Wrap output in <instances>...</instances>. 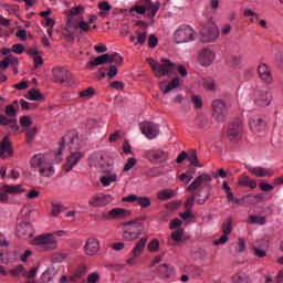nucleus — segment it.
Instances as JSON below:
<instances>
[{
	"mask_svg": "<svg viewBox=\"0 0 283 283\" xmlns=\"http://www.w3.org/2000/svg\"><path fill=\"white\" fill-rule=\"evenodd\" d=\"M142 134H145L149 140H154L160 132V127L151 122H144L140 124Z\"/></svg>",
	"mask_w": 283,
	"mask_h": 283,
	"instance_id": "obj_14",
	"label": "nucleus"
},
{
	"mask_svg": "<svg viewBox=\"0 0 283 283\" xmlns=\"http://www.w3.org/2000/svg\"><path fill=\"white\" fill-rule=\"evenodd\" d=\"M85 271H87V266L85 265H80L78 269L75 271L74 275L71 276L72 282L75 280H81L83 275H85Z\"/></svg>",
	"mask_w": 283,
	"mask_h": 283,
	"instance_id": "obj_43",
	"label": "nucleus"
},
{
	"mask_svg": "<svg viewBox=\"0 0 283 283\" xmlns=\"http://www.w3.org/2000/svg\"><path fill=\"white\" fill-rule=\"evenodd\" d=\"M158 249H160V241L156 239L148 244V251H150V253H156Z\"/></svg>",
	"mask_w": 283,
	"mask_h": 283,
	"instance_id": "obj_55",
	"label": "nucleus"
},
{
	"mask_svg": "<svg viewBox=\"0 0 283 283\" xmlns=\"http://www.w3.org/2000/svg\"><path fill=\"white\" fill-rule=\"evenodd\" d=\"M242 129H243L242 120L235 119L229 126V130H228L229 137L232 139L240 138V136H242Z\"/></svg>",
	"mask_w": 283,
	"mask_h": 283,
	"instance_id": "obj_24",
	"label": "nucleus"
},
{
	"mask_svg": "<svg viewBox=\"0 0 283 283\" xmlns=\"http://www.w3.org/2000/svg\"><path fill=\"white\" fill-rule=\"evenodd\" d=\"M258 74L261 81H263V83L271 84V82L273 81V75L271 74V67H269V65L266 64L259 65Z\"/></svg>",
	"mask_w": 283,
	"mask_h": 283,
	"instance_id": "obj_23",
	"label": "nucleus"
},
{
	"mask_svg": "<svg viewBox=\"0 0 283 283\" xmlns=\"http://www.w3.org/2000/svg\"><path fill=\"white\" fill-rule=\"evenodd\" d=\"M137 203L139 207L147 209L148 207H151V199L149 197H137Z\"/></svg>",
	"mask_w": 283,
	"mask_h": 283,
	"instance_id": "obj_48",
	"label": "nucleus"
},
{
	"mask_svg": "<svg viewBox=\"0 0 283 283\" xmlns=\"http://www.w3.org/2000/svg\"><path fill=\"white\" fill-rule=\"evenodd\" d=\"M178 85H180V80L178 77L172 78L164 90V94H169V92H171V90H176Z\"/></svg>",
	"mask_w": 283,
	"mask_h": 283,
	"instance_id": "obj_44",
	"label": "nucleus"
},
{
	"mask_svg": "<svg viewBox=\"0 0 283 283\" xmlns=\"http://www.w3.org/2000/svg\"><path fill=\"white\" fill-rule=\"evenodd\" d=\"M98 8L101 10L99 17H106L107 12H109V10H112V6L107 1L99 2Z\"/></svg>",
	"mask_w": 283,
	"mask_h": 283,
	"instance_id": "obj_42",
	"label": "nucleus"
},
{
	"mask_svg": "<svg viewBox=\"0 0 283 283\" xmlns=\"http://www.w3.org/2000/svg\"><path fill=\"white\" fill-rule=\"evenodd\" d=\"M231 231H233V220L228 218L222 224V233L226 235H230Z\"/></svg>",
	"mask_w": 283,
	"mask_h": 283,
	"instance_id": "obj_39",
	"label": "nucleus"
},
{
	"mask_svg": "<svg viewBox=\"0 0 283 283\" xmlns=\"http://www.w3.org/2000/svg\"><path fill=\"white\" fill-rule=\"evenodd\" d=\"M201 83L208 92H216V81L213 78H203Z\"/></svg>",
	"mask_w": 283,
	"mask_h": 283,
	"instance_id": "obj_40",
	"label": "nucleus"
},
{
	"mask_svg": "<svg viewBox=\"0 0 283 283\" xmlns=\"http://www.w3.org/2000/svg\"><path fill=\"white\" fill-rule=\"evenodd\" d=\"M62 205L61 203H52V209H51V213L52 216H59V213H61V209H62Z\"/></svg>",
	"mask_w": 283,
	"mask_h": 283,
	"instance_id": "obj_63",
	"label": "nucleus"
},
{
	"mask_svg": "<svg viewBox=\"0 0 283 283\" xmlns=\"http://www.w3.org/2000/svg\"><path fill=\"white\" fill-rule=\"evenodd\" d=\"M229 109L222 99L212 101V118L218 123H222L227 118Z\"/></svg>",
	"mask_w": 283,
	"mask_h": 283,
	"instance_id": "obj_11",
	"label": "nucleus"
},
{
	"mask_svg": "<svg viewBox=\"0 0 283 283\" xmlns=\"http://www.w3.org/2000/svg\"><path fill=\"white\" fill-rule=\"evenodd\" d=\"M239 186L249 187L250 189H255V187H258V181H255L254 179H251V177L249 176L243 175L239 178Z\"/></svg>",
	"mask_w": 283,
	"mask_h": 283,
	"instance_id": "obj_33",
	"label": "nucleus"
},
{
	"mask_svg": "<svg viewBox=\"0 0 283 283\" xmlns=\"http://www.w3.org/2000/svg\"><path fill=\"white\" fill-rule=\"evenodd\" d=\"M11 275H13V277H19L20 275H25V268H23V265H18L13 270H11Z\"/></svg>",
	"mask_w": 283,
	"mask_h": 283,
	"instance_id": "obj_52",
	"label": "nucleus"
},
{
	"mask_svg": "<svg viewBox=\"0 0 283 283\" xmlns=\"http://www.w3.org/2000/svg\"><path fill=\"white\" fill-rule=\"evenodd\" d=\"M134 167H136V158L129 157L127 163L124 165V171H130Z\"/></svg>",
	"mask_w": 283,
	"mask_h": 283,
	"instance_id": "obj_53",
	"label": "nucleus"
},
{
	"mask_svg": "<svg viewBox=\"0 0 283 283\" xmlns=\"http://www.w3.org/2000/svg\"><path fill=\"white\" fill-rule=\"evenodd\" d=\"M31 167H33V169H38L40 176H42L43 178H52V176H54V164L48 155H34L31 158Z\"/></svg>",
	"mask_w": 283,
	"mask_h": 283,
	"instance_id": "obj_1",
	"label": "nucleus"
},
{
	"mask_svg": "<svg viewBox=\"0 0 283 283\" xmlns=\"http://www.w3.org/2000/svg\"><path fill=\"white\" fill-rule=\"evenodd\" d=\"M274 61L277 65V67H280V70H283V53L282 52H277L275 54Z\"/></svg>",
	"mask_w": 283,
	"mask_h": 283,
	"instance_id": "obj_59",
	"label": "nucleus"
},
{
	"mask_svg": "<svg viewBox=\"0 0 283 283\" xmlns=\"http://www.w3.org/2000/svg\"><path fill=\"white\" fill-rule=\"evenodd\" d=\"M20 125L22 127H30L32 125V118L30 116H22L20 118Z\"/></svg>",
	"mask_w": 283,
	"mask_h": 283,
	"instance_id": "obj_60",
	"label": "nucleus"
},
{
	"mask_svg": "<svg viewBox=\"0 0 283 283\" xmlns=\"http://www.w3.org/2000/svg\"><path fill=\"white\" fill-rule=\"evenodd\" d=\"M185 233V231L182 229H178L175 230L171 233V239L174 240V242L178 243V242H182V234Z\"/></svg>",
	"mask_w": 283,
	"mask_h": 283,
	"instance_id": "obj_51",
	"label": "nucleus"
},
{
	"mask_svg": "<svg viewBox=\"0 0 283 283\" xmlns=\"http://www.w3.org/2000/svg\"><path fill=\"white\" fill-rule=\"evenodd\" d=\"M123 61L125 60L123 59V56H120V54L118 53L109 54L108 63H115V65H123Z\"/></svg>",
	"mask_w": 283,
	"mask_h": 283,
	"instance_id": "obj_45",
	"label": "nucleus"
},
{
	"mask_svg": "<svg viewBox=\"0 0 283 283\" xmlns=\"http://www.w3.org/2000/svg\"><path fill=\"white\" fill-rule=\"evenodd\" d=\"M113 198L109 195H97L92 197L88 200V205H91V207H106V205H109V202H112Z\"/></svg>",
	"mask_w": 283,
	"mask_h": 283,
	"instance_id": "obj_20",
	"label": "nucleus"
},
{
	"mask_svg": "<svg viewBox=\"0 0 283 283\" xmlns=\"http://www.w3.org/2000/svg\"><path fill=\"white\" fill-rule=\"evenodd\" d=\"M248 171H250V174H253V176H255L256 178H273V176H275V170H273L272 168L249 166Z\"/></svg>",
	"mask_w": 283,
	"mask_h": 283,
	"instance_id": "obj_17",
	"label": "nucleus"
},
{
	"mask_svg": "<svg viewBox=\"0 0 283 283\" xmlns=\"http://www.w3.org/2000/svg\"><path fill=\"white\" fill-rule=\"evenodd\" d=\"M0 192V202H8L10 200V197H8L7 193L15 195V193H22L23 186L21 185H4L1 187Z\"/></svg>",
	"mask_w": 283,
	"mask_h": 283,
	"instance_id": "obj_13",
	"label": "nucleus"
},
{
	"mask_svg": "<svg viewBox=\"0 0 283 283\" xmlns=\"http://www.w3.org/2000/svg\"><path fill=\"white\" fill-rule=\"evenodd\" d=\"M102 174H105L99 178V182L103 185V187H109L112 182H116L118 180V175L107 168V171H102Z\"/></svg>",
	"mask_w": 283,
	"mask_h": 283,
	"instance_id": "obj_26",
	"label": "nucleus"
},
{
	"mask_svg": "<svg viewBox=\"0 0 283 283\" xmlns=\"http://www.w3.org/2000/svg\"><path fill=\"white\" fill-rule=\"evenodd\" d=\"M19 238L25 240L27 238H32V224L30 223H22L18 228Z\"/></svg>",
	"mask_w": 283,
	"mask_h": 283,
	"instance_id": "obj_31",
	"label": "nucleus"
},
{
	"mask_svg": "<svg viewBox=\"0 0 283 283\" xmlns=\"http://www.w3.org/2000/svg\"><path fill=\"white\" fill-rule=\"evenodd\" d=\"M187 158L190 165H192L193 167H202V164H200V161L198 160V151L190 150Z\"/></svg>",
	"mask_w": 283,
	"mask_h": 283,
	"instance_id": "obj_34",
	"label": "nucleus"
},
{
	"mask_svg": "<svg viewBox=\"0 0 283 283\" xmlns=\"http://www.w3.org/2000/svg\"><path fill=\"white\" fill-rule=\"evenodd\" d=\"M259 187H260L261 191H273V189H275V186L266 184L264 181H261L259 184Z\"/></svg>",
	"mask_w": 283,
	"mask_h": 283,
	"instance_id": "obj_61",
	"label": "nucleus"
},
{
	"mask_svg": "<svg viewBox=\"0 0 283 283\" xmlns=\"http://www.w3.org/2000/svg\"><path fill=\"white\" fill-rule=\"evenodd\" d=\"M99 72L102 74V78H105V76L114 78V76L118 74V69L116 67V65H111L107 73H105V69H101Z\"/></svg>",
	"mask_w": 283,
	"mask_h": 283,
	"instance_id": "obj_36",
	"label": "nucleus"
},
{
	"mask_svg": "<svg viewBox=\"0 0 283 283\" xmlns=\"http://www.w3.org/2000/svg\"><path fill=\"white\" fill-rule=\"evenodd\" d=\"M105 63H109V54H102L94 60L88 62V67H97V65H105Z\"/></svg>",
	"mask_w": 283,
	"mask_h": 283,
	"instance_id": "obj_32",
	"label": "nucleus"
},
{
	"mask_svg": "<svg viewBox=\"0 0 283 283\" xmlns=\"http://www.w3.org/2000/svg\"><path fill=\"white\" fill-rule=\"evenodd\" d=\"M157 198L159 200H171L174 198V190L164 189L158 192Z\"/></svg>",
	"mask_w": 283,
	"mask_h": 283,
	"instance_id": "obj_41",
	"label": "nucleus"
},
{
	"mask_svg": "<svg viewBox=\"0 0 283 283\" xmlns=\"http://www.w3.org/2000/svg\"><path fill=\"white\" fill-rule=\"evenodd\" d=\"M252 249L256 258H266V251L260 249V244H258V241L252 245Z\"/></svg>",
	"mask_w": 283,
	"mask_h": 283,
	"instance_id": "obj_50",
	"label": "nucleus"
},
{
	"mask_svg": "<svg viewBox=\"0 0 283 283\" xmlns=\"http://www.w3.org/2000/svg\"><path fill=\"white\" fill-rule=\"evenodd\" d=\"M99 277H101V276L98 275V272H93V273H91V274L88 275L87 282H88V283H96V282H98Z\"/></svg>",
	"mask_w": 283,
	"mask_h": 283,
	"instance_id": "obj_64",
	"label": "nucleus"
},
{
	"mask_svg": "<svg viewBox=\"0 0 283 283\" xmlns=\"http://www.w3.org/2000/svg\"><path fill=\"white\" fill-rule=\"evenodd\" d=\"M199 59L202 61L203 65H211L213 61H216V53L205 48L200 51Z\"/></svg>",
	"mask_w": 283,
	"mask_h": 283,
	"instance_id": "obj_27",
	"label": "nucleus"
},
{
	"mask_svg": "<svg viewBox=\"0 0 283 283\" xmlns=\"http://www.w3.org/2000/svg\"><path fill=\"white\" fill-rule=\"evenodd\" d=\"M21 108L25 112H30V109H35L36 104H32L30 102H25V99H20Z\"/></svg>",
	"mask_w": 283,
	"mask_h": 283,
	"instance_id": "obj_54",
	"label": "nucleus"
},
{
	"mask_svg": "<svg viewBox=\"0 0 283 283\" xmlns=\"http://www.w3.org/2000/svg\"><path fill=\"white\" fill-rule=\"evenodd\" d=\"M25 136H27V143L30 145V143L34 140V136H36V129L29 128L25 133Z\"/></svg>",
	"mask_w": 283,
	"mask_h": 283,
	"instance_id": "obj_56",
	"label": "nucleus"
},
{
	"mask_svg": "<svg viewBox=\"0 0 283 283\" xmlns=\"http://www.w3.org/2000/svg\"><path fill=\"white\" fill-rule=\"evenodd\" d=\"M266 128V122L260 117L250 119V129L252 132H264Z\"/></svg>",
	"mask_w": 283,
	"mask_h": 283,
	"instance_id": "obj_29",
	"label": "nucleus"
},
{
	"mask_svg": "<svg viewBox=\"0 0 283 283\" xmlns=\"http://www.w3.org/2000/svg\"><path fill=\"white\" fill-rule=\"evenodd\" d=\"M249 223L250 224H266V218L264 217H258V216H250L249 217Z\"/></svg>",
	"mask_w": 283,
	"mask_h": 283,
	"instance_id": "obj_47",
	"label": "nucleus"
},
{
	"mask_svg": "<svg viewBox=\"0 0 283 283\" xmlns=\"http://www.w3.org/2000/svg\"><path fill=\"white\" fill-rule=\"evenodd\" d=\"M27 98H29L30 101H43V94H41L39 90L31 88L28 92Z\"/></svg>",
	"mask_w": 283,
	"mask_h": 283,
	"instance_id": "obj_37",
	"label": "nucleus"
},
{
	"mask_svg": "<svg viewBox=\"0 0 283 283\" xmlns=\"http://www.w3.org/2000/svg\"><path fill=\"white\" fill-rule=\"evenodd\" d=\"M157 274L161 280H169L172 275H175L176 270H174V266L164 263L157 268Z\"/></svg>",
	"mask_w": 283,
	"mask_h": 283,
	"instance_id": "obj_22",
	"label": "nucleus"
},
{
	"mask_svg": "<svg viewBox=\"0 0 283 283\" xmlns=\"http://www.w3.org/2000/svg\"><path fill=\"white\" fill-rule=\"evenodd\" d=\"M200 197V191L193 192L190 198H188L185 202V209L191 211L193 209V205H196V199Z\"/></svg>",
	"mask_w": 283,
	"mask_h": 283,
	"instance_id": "obj_38",
	"label": "nucleus"
},
{
	"mask_svg": "<svg viewBox=\"0 0 283 283\" xmlns=\"http://www.w3.org/2000/svg\"><path fill=\"white\" fill-rule=\"evenodd\" d=\"M168 155L165 150H156L150 153L151 163H156V165H160L163 163H167Z\"/></svg>",
	"mask_w": 283,
	"mask_h": 283,
	"instance_id": "obj_30",
	"label": "nucleus"
},
{
	"mask_svg": "<svg viewBox=\"0 0 283 283\" xmlns=\"http://www.w3.org/2000/svg\"><path fill=\"white\" fill-rule=\"evenodd\" d=\"M272 101L273 96L269 88L261 87L254 91V104L258 105V107H269Z\"/></svg>",
	"mask_w": 283,
	"mask_h": 283,
	"instance_id": "obj_9",
	"label": "nucleus"
},
{
	"mask_svg": "<svg viewBox=\"0 0 283 283\" xmlns=\"http://www.w3.org/2000/svg\"><path fill=\"white\" fill-rule=\"evenodd\" d=\"M75 28L80 29V32H90V22L81 21L78 22Z\"/></svg>",
	"mask_w": 283,
	"mask_h": 283,
	"instance_id": "obj_58",
	"label": "nucleus"
},
{
	"mask_svg": "<svg viewBox=\"0 0 283 283\" xmlns=\"http://www.w3.org/2000/svg\"><path fill=\"white\" fill-rule=\"evenodd\" d=\"M133 10L137 12V14H147L148 19L154 23V18L158 13V10H160V2L140 0L139 4L135 6Z\"/></svg>",
	"mask_w": 283,
	"mask_h": 283,
	"instance_id": "obj_4",
	"label": "nucleus"
},
{
	"mask_svg": "<svg viewBox=\"0 0 283 283\" xmlns=\"http://www.w3.org/2000/svg\"><path fill=\"white\" fill-rule=\"evenodd\" d=\"M6 115H0V125L10 127L13 132H19V122L17 120V108L14 105H8L6 107Z\"/></svg>",
	"mask_w": 283,
	"mask_h": 283,
	"instance_id": "obj_7",
	"label": "nucleus"
},
{
	"mask_svg": "<svg viewBox=\"0 0 283 283\" xmlns=\"http://www.w3.org/2000/svg\"><path fill=\"white\" fill-rule=\"evenodd\" d=\"M98 249H101V243L96 238H90L84 245L86 255H96V253H98Z\"/></svg>",
	"mask_w": 283,
	"mask_h": 283,
	"instance_id": "obj_25",
	"label": "nucleus"
},
{
	"mask_svg": "<svg viewBox=\"0 0 283 283\" xmlns=\"http://www.w3.org/2000/svg\"><path fill=\"white\" fill-rule=\"evenodd\" d=\"M82 158H85V153H81V151L72 153L67 157L66 163L64 164V171L66 172L72 171V169H74V167H76V165H78V163L82 160Z\"/></svg>",
	"mask_w": 283,
	"mask_h": 283,
	"instance_id": "obj_15",
	"label": "nucleus"
},
{
	"mask_svg": "<svg viewBox=\"0 0 283 283\" xmlns=\"http://www.w3.org/2000/svg\"><path fill=\"white\" fill-rule=\"evenodd\" d=\"M147 63L150 65L156 78H163L176 70V64L165 57L161 59V63L154 60V57H147Z\"/></svg>",
	"mask_w": 283,
	"mask_h": 283,
	"instance_id": "obj_3",
	"label": "nucleus"
},
{
	"mask_svg": "<svg viewBox=\"0 0 283 283\" xmlns=\"http://www.w3.org/2000/svg\"><path fill=\"white\" fill-rule=\"evenodd\" d=\"M12 156V144H10V137L6 136L0 143V158H8Z\"/></svg>",
	"mask_w": 283,
	"mask_h": 283,
	"instance_id": "obj_28",
	"label": "nucleus"
},
{
	"mask_svg": "<svg viewBox=\"0 0 283 283\" xmlns=\"http://www.w3.org/2000/svg\"><path fill=\"white\" fill-rule=\"evenodd\" d=\"M196 39V31L191 27L184 24L175 32L176 43H189Z\"/></svg>",
	"mask_w": 283,
	"mask_h": 283,
	"instance_id": "obj_10",
	"label": "nucleus"
},
{
	"mask_svg": "<svg viewBox=\"0 0 283 283\" xmlns=\"http://www.w3.org/2000/svg\"><path fill=\"white\" fill-rule=\"evenodd\" d=\"M200 34L203 43H213L220 38V30L214 23L209 22L201 29Z\"/></svg>",
	"mask_w": 283,
	"mask_h": 283,
	"instance_id": "obj_8",
	"label": "nucleus"
},
{
	"mask_svg": "<svg viewBox=\"0 0 283 283\" xmlns=\"http://www.w3.org/2000/svg\"><path fill=\"white\" fill-rule=\"evenodd\" d=\"M90 165L98 169V171H107V164L105 163V158H103V154H92L90 156Z\"/></svg>",
	"mask_w": 283,
	"mask_h": 283,
	"instance_id": "obj_16",
	"label": "nucleus"
},
{
	"mask_svg": "<svg viewBox=\"0 0 283 283\" xmlns=\"http://www.w3.org/2000/svg\"><path fill=\"white\" fill-rule=\"evenodd\" d=\"M213 178L209 174H202L195 178V180L188 186L187 191H196V189H200L202 182H211Z\"/></svg>",
	"mask_w": 283,
	"mask_h": 283,
	"instance_id": "obj_21",
	"label": "nucleus"
},
{
	"mask_svg": "<svg viewBox=\"0 0 283 283\" xmlns=\"http://www.w3.org/2000/svg\"><path fill=\"white\" fill-rule=\"evenodd\" d=\"M145 218H137L135 220L128 221L124 223V240L132 242V240H137L143 235V231H145Z\"/></svg>",
	"mask_w": 283,
	"mask_h": 283,
	"instance_id": "obj_2",
	"label": "nucleus"
},
{
	"mask_svg": "<svg viewBox=\"0 0 283 283\" xmlns=\"http://www.w3.org/2000/svg\"><path fill=\"white\" fill-rule=\"evenodd\" d=\"M32 244L38 251H54L57 247L56 239L53 233L40 234L33 239Z\"/></svg>",
	"mask_w": 283,
	"mask_h": 283,
	"instance_id": "obj_6",
	"label": "nucleus"
},
{
	"mask_svg": "<svg viewBox=\"0 0 283 283\" xmlns=\"http://www.w3.org/2000/svg\"><path fill=\"white\" fill-rule=\"evenodd\" d=\"M94 94H96L94 88L88 87V88L83 90L82 92H80V98H84L85 101H90V98H92V96H94Z\"/></svg>",
	"mask_w": 283,
	"mask_h": 283,
	"instance_id": "obj_46",
	"label": "nucleus"
},
{
	"mask_svg": "<svg viewBox=\"0 0 283 283\" xmlns=\"http://www.w3.org/2000/svg\"><path fill=\"white\" fill-rule=\"evenodd\" d=\"M191 101L197 109H200L202 107V97L198 95H193L191 97Z\"/></svg>",
	"mask_w": 283,
	"mask_h": 283,
	"instance_id": "obj_62",
	"label": "nucleus"
},
{
	"mask_svg": "<svg viewBox=\"0 0 283 283\" xmlns=\"http://www.w3.org/2000/svg\"><path fill=\"white\" fill-rule=\"evenodd\" d=\"M233 283H251V279L247 274H235L233 276Z\"/></svg>",
	"mask_w": 283,
	"mask_h": 283,
	"instance_id": "obj_49",
	"label": "nucleus"
},
{
	"mask_svg": "<svg viewBox=\"0 0 283 283\" xmlns=\"http://www.w3.org/2000/svg\"><path fill=\"white\" fill-rule=\"evenodd\" d=\"M83 7H74L70 10V14L67 15V25L71 27L72 25V19L73 17H78V14H81L83 12Z\"/></svg>",
	"mask_w": 283,
	"mask_h": 283,
	"instance_id": "obj_35",
	"label": "nucleus"
},
{
	"mask_svg": "<svg viewBox=\"0 0 283 283\" xmlns=\"http://www.w3.org/2000/svg\"><path fill=\"white\" fill-rule=\"evenodd\" d=\"M53 76L56 83H71L72 82V73L63 67H57L53 70Z\"/></svg>",
	"mask_w": 283,
	"mask_h": 283,
	"instance_id": "obj_18",
	"label": "nucleus"
},
{
	"mask_svg": "<svg viewBox=\"0 0 283 283\" xmlns=\"http://www.w3.org/2000/svg\"><path fill=\"white\" fill-rule=\"evenodd\" d=\"M127 216H129V211L126 209L115 208L104 213L103 218L104 220H123V218H127Z\"/></svg>",
	"mask_w": 283,
	"mask_h": 283,
	"instance_id": "obj_19",
	"label": "nucleus"
},
{
	"mask_svg": "<svg viewBox=\"0 0 283 283\" xmlns=\"http://www.w3.org/2000/svg\"><path fill=\"white\" fill-rule=\"evenodd\" d=\"M65 147H67L70 151H74L81 147L78 145V135L76 134V130L70 132L62 137L56 154L57 160H62L63 157L61 154H63Z\"/></svg>",
	"mask_w": 283,
	"mask_h": 283,
	"instance_id": "obj_5",
	"label": "nucleus"
},
{
	"mask_svg": "<svg viewBox=\"0 0 283 283\" xmlns=\"http://www.w3.org/2000/svg\"><path fill=\"white\" fill-rule=\"evenodd\" d=\"M145 244H147V238H142L135 245V248L133 249V251L130 252V258L127 259V264H129V266H133V264H136V260H138V258H140V255H143V251H145Z\"/></svg>",
	"mask_w": 283,
	"mask_h": 283,
	"instance_id": "obj_12",
	"label": "nucleus"
},
{
	"mask_svg": "<svg viewBox=\"0 0 283 283\" xmlns=\"http://www.w3.org/2000/svg\"><path fill=\"white\" fill-rule=\"evenodd\" d=\"M120 138H123V130H116L108 137V140L109 143H116V140H120Z\"/></svg>",
	"mask_w": 283,
	"mask_h": 283,
	"instance_id": "obj_57",
	"label": "nucleus"
}]
</instances>
